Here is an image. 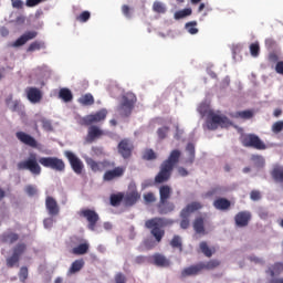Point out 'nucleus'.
Returning a JSON list of instances; mask_svg holds the SVG:
<instances>
[{
    "mask_svg": "<svg viewBox=\"0 0 283 283\" xmlns=\"http://www.w3.org/2000/svg\"><path fill=\"white\" fill-rule=\"evenodd\" d=\"M197 25H198V22L191 21L186 23L185 28L187 32H189V34H198V28H196Z\"/></svg>",
    "mask_w": 283,
    "mask_h": 283,
    "instance_id": "a18cd8bd",
    "label": "nucleus"
},
{
    "mask_svg": "<svg viewBox=\"0 0 283 283\" xmlns=\"http://www.w3.org/2000/svg\"><path fill=\"white\" fill-rule=\"evenodd\" d=\"M155 266H169V261L167 258L160 253H156L151 256Z\"/></svg>",
    "mask_w": 283,
    "mask_h": 283,
    "instance_id": "c756f323",
    "label": "nucleus"
},
{
    "mask_svg": "<svg viewBox=\"0 0 283 283\" xmlns=\"http://www.w3.org/2000/svg\"><path fill=\"white\" fill-rule=\"evenodd\" d=\"M272 132L273 134H280V132H283V120L275 122L272 125Z\"/></svg>",
    "mask_w": 283,
    "mask_h": 283,
    "instance_id": "5fc2aeb1",
    "label": "nucleus"
},
{
    "mask_svg": "<svg viewBox=\"0 0 283 283\" xmlns=\"http://www.w3.org/2000/svg\"><path fill=\"white\" fill-rule=\"evenodd\" d=\"M199 264L201 265V271H213V269H218L220 261L213 259L208 262H200Z\"/></svg>",
    "mask_w": 283,
    "mask_h": 283,
    "instance_id": "2f4dec72",
    "label": "nucleus"
},
{
    "mask_svg": "<svg viewBox=\"0 0 283 283\" xmlns=\"http://www.w3.org/2000/svg\"><path fill=\"white\" fill-rule=\"evenodd\" d=\"M64 156L65 158H67L74 174H77V176H81V174H83V169L85 168L81 158H78L74 153L70 150H66L64 153Z\"/></svg>",
    "mask_w": 283,
    "mask_h": 283,
    "instance_id": "9d476101",
    "label": "nucleus"
},
{
    "mask_svg": "<svg viewBox=\"0 0 283 283\" xmlns=\"http://www.w3.org/2000/svg\"><path fill=\"white\" fill-rule=\"evenodd\" d=\"M144 200L147 205H151V202H156V195L154 192H147L144 195Z\"/></svg>",
    "mask_w": 283,
    "mask_h": 283,
    "instance_id": "13d9d810",
    "label": "nucleus"
},
{
    "mask_svg": "<svg viewBox=\"0 0 283 283\" xmlns=\"http://www.w3.org/2000/svg\"><path fill=\"white\" fill-rule=\"evenodd\" d=\"M25 94L28 101H30V103L33 105H36V103H41V101H43V93L38 87H27Z\"/></svg>",
    "mask_w": 283,
    "mask_h": 283,
    "instance_id": "dca6fc26",
    "label": "nucleus"
},
{
    "mask_svg": "<svg viewBox=\"0 0 283 283\" xmlns=\"http://www.w3.org/2000/svg\"><path fill=\"white\" fill-rule=\"evenodd\" d=\"M91 17L92 14L90 13V11H83L80 15L76 17V21H78L80 23H87Z\"/></svg>",
    "mask_w": 283,
    "mask_h": 283,
    "instance_id": "8fccbe9b",
    "label": "nucleus"
},
{
    "mask_svg": "<svg viewBox=\"0 0 283 283\" xmlns=\"http://www.w3.org/2000/svg\"><path fill=\"white\" fill-rule=\"evenodd\" d=\"M180 218H181V221H180V227L181 229H189V224H190V221H189V218L190 216L187 214H182V212H180Z\"/></svg>",
    "mask_w": 283,
    "mask_h": 283,
    "instance_id": "864d4df0",
    "label": "nucleus"
},
{
    "mask_svg": "<svg viewBox=\"0 0 283 283\" xmlns=\"http://www.w3.org/2000/svg\"><path fill=\"white\" fill-rule=\"evenodd\" d=\"M21 256H18L17 254L12 253V255L7 259V266L9 269H13V266H17V264H19Z\"/></svg>",
    "mask_w": 283,
    "mask_h": 283,
    "instance_id": "a19ab883",
    "label": "nucleus"
},
{
    "mask_svg": "<svg viewBox=\"0 0 283 283\" xmlns=\"http://www.w3.org/2000/svg\"><path fill=\"white\" fill-rule=\"evenodd\" d=\"M1 242L4 244H14L19 240V234L14 232H4L0 235Z\"/></svg>",
    "mask_w": 283,
    "mask_h": 283,
    "instance_id": "a878e982",
    "label": "nucleus"
},
{
    "mask_svg": "<svg viewBox=\"0 0 283 283\" xmlns=\"http://www.w3.org/2000/svg\"><path fill=\"white\" fill-rule=\"evenodd\" d=\"M38 163H40L42 167L53 169L54 171H65V161L59 159V157H41Z\"/></svg>",
    "mask_w": 283,
    "mask_h": 283,
    "instance_id": "0eeeda50",
    "label": "nucleus"
},
{
    "mask_svg": "<svg viewBox=\"0 0 283 283\" xmlns=\"http://www.w3.org/2000/svg\"><path fill=\"white\" fill-rule=\"evenodd\" d=\"M86 165H88V167H91L92 171H94L95 174L97 171H103V169H109L112 167H116V163L114 161H107V160L96 161L92 158H88L86 160Z\"/></svg>",
    "mask_w": 283,
    "mask_h": 283,
    "instance_id": "f8f14e48",
    "label": "nucleus"
},
{
    "mask_svg": "<svg viewBox=\"0 0 283 283\" xmlns=\"http://www.w3.org/2000/svg\"><path fill=\"white\" fill-rule=\"evenodd\" d=\"M171 186L164 185L159 188V203L157 205L158 212L160 216H166L167 213H171L176 206L174 202H169V198H171Z\"/></svg>",
    "mask_w": 283,
    "mask_h": 283,
    "instance_id": "7ed1b4c3",
    "label": "nucleus"
},
{
    "mask_svg": "<svg viewBox=\"0 0 283 283\" xmlns=\"http://www.w3.org/2000/svg\"><path fill=\"white\" fill-rule=\"evenodd\" d=\"M206 218L202 216L196 217L192 227L198 235H207L209 232L205 229Z\"/></svg>",
    "mask_w": 283,
    "mask_h": 283,
    "instance_id": "aec40b11",
    "label": "nucleus"
},
{
    "mask_svg": "<svg viewBox=\"0 0 283 283\" xmlns=\"http://www.w3.org/2000/svg\"><path fill=\"white\" fill-rule=\"evenodd\" d=\"M136 105V97L134 95H127L123 97V102L118 107V112L122 116H129Z\"/></svg>",
    "mask_w": 283,
    "mask_h": 283,
    "instance_id": "9b49d317",
    "label": "nucleus"
},
{
    "mask_svg": "<svg viewBox=\"0 0 283 283\" xmlns=\"http://www.w3.org/2000/svg\"><path fill=\"white\" fill-rule=\"evenodd\" d=\"M270 174L274 182L283 184V166H274Z\"/></svg>",
    "mask_w": 283,
    "mask_h": 283,
    "instance_id": "cd10ccee",
    "label": "nucleus"
},
{
    "mask_svg": "<svg viewBox=\"0 0 283 283\" xmlns=\"http://www.w3.org/2000/svg\"><path fill=\"white\" fill-rule=\"evenodd\" d=\"M202 271L200 263L190 265L181 271V277H191L193 275H199Z\"/></svg>",
    "mask_w": 283,
    "mask_h": 283,
    "instance_id": "5701e85b",
    "label": "nucleus"
},
{
    "mask_svg": "<svg viewBox=\"0 0 283 283\" xmlns=\"http://www.w3.org/2000/svg\"><path fill=\"white\" fill-rule=\"evenodd\" d=\"M171 224H174L172 220L160 217L146 220L145 228L150 230V234L155 238V241L154 239H145L143 242L144 247L148 250L155 249L156 242L157 244H160L165 238V227Z\"/></svg>",
    "mask_w": 283,
    "mask_h": 283,
    "instance_id": "f257e3e1",
    "label": "nucleus"
},
{
    "mask_svg": "<svg viewBox=\"0 0 283 283\" xmlns=\"http://www.w3.org/2000/svg\"><path fill=\"white\" fill-rule=\"evenodd\" d=\"M45 207L49 216H59L61 213V208L59 207V202L53 197H46Z\"/></svg>",
    "mask_w": 283,
    "mask_h": 283,
    "instance_id": "6ab92c4d",
    "label": "nucleus"
},
{
    "mask_svg": "<svg viewBox=\"0 0 283 283\" xmlns=\"http://www.w3.org/2000/svg\"><path fill=\"white\" fill-rule=\"evenodd\" d=\"M250 54L254 59H256V56H260V43L259 42H254V43L250 44Z\"/></svg>",
    "mask_w": 283,
    "mask_h": 283,
    "instance_id": "de8ad7c7",
    "label": "nucleus"
},
{
    "mask_svg": "<svg viewBox=\"0 0 283 283\" xmlns=\"http://www.w3.org/2000/svg\"><path fill=\"white\" fill-rule=\"evenodd\" d=\"M250 199L253 200V202H258V200H262V192H260V190H252L250 192Z\"/></svg>",
    "mask_w": 283,
    "mask_h": 283,
    "instance_id": "6e6d98bb",
    "label": "nucleus"
},
{
    "mask_svg": "<svg viewBox=\"0 0 283 283\" xmlns=\"http://www.w3.org/2000/svg\"><path fill=\"white\" fill-rule=\"evenodd\" d=\"M6 104L8 105L9 109L11 112H21V102L15 99H12V95H9L6 99Z\"/></svg>",
    "mask_w": 283,
    "mask_h": 283,
    "instance_id": "7c9ffc66",
    "label": "nucleus"
},
{
    "mask_svg": "<svg viewBox=\"0 0 283 283\" xmlns=\"http://www.w3.org/2000/svg\"><path fill=\"white\" fill-rule=\"evenodd\" d=\"M199 249L203 253V255H206V258H211V255H213V251H211V248H209L207 241H202L199 244Z\"/></svg>",
    "mask_w": 283,
    "mask_h": 283,
    "instance_id": "ea45409f",
    "label": "nucleus"
},
{
    "mask_svg": "<svg viewBox=\"0 0 283 283\" xmlns=\"http://www.w3.org/2000/svg\"><path fill=\"white\" fill-rule=\"evenodd\" d=\"M115 282L116 283H125V275H123L122 273L116 274Z\"/></svg>",
    "mask_w": 283,
    "mask_h": 283,
    "instance_id": "774afa93",
    "label": "nucleus"
},
{
    "mask_svg": "<svg viewBox=\"0 0 283 283\" xmlns=\"http://www.w3.org/2000/svg\"><path fill=\"white\" fill-rule=\"evenodd\" d=\"M15 137L20 143H22V145H27V147H32V149H36V147H39V142L25 132H17Z\"/></svg>",
    "mask_w": 283,
    "mask_h": 283,
    "instance_id": "2eb2a0df",
    "label": "nucleus"
},
{
    "mask_svg": "<svg viewBox=\"0 0 283 283\" xmlns=\"http://www.w3.org/2000/svg\"><path fill=\"white\" fill-rule=\"evenodd\" d=\"M268 60L270 61V63H280V56H277V53L275 52H271L268 56Z\"/></svg>",
    "mask_w": 283,
    "mask_h": 283,
    "instance_id": "e2e57ef3",
    "label": "nucleus"
},
{
    "mask_svg": "<svg viewBox=\"0 0 283 283\" xmlns=\"http://www.w3.org/2000/svg\"><path fill=\"white\" fill-rule=\"evenodd\" d=\"M283 271V263H275L274 265L270 266L268 273H270L271 277H275V275H280Z\"/></svg>",
    "mask_w": 283,
    "mask_h": 283,
    "instance_id": "e433bc0d",
    "label": "nucleus"
},
{
    "mask_svg": "<svg viewBox=\"0 0 283 283\" xmlns=\"http://www.w3.org/2000/svg\"><path fill=\"white\" fill-rule=\"evenodd\" d=\"M206 125L208 129L214 132V129H218L219 127H229V125H231V122L229 120V117L224 115H218L213 112H209Z\"/></svg>",
    "mask_w": 283,
    "mask_h": 283,
    "instance_id": "39448f33",
    "label": "nucleus"
},
{
    "mask_svg": "<svg viewBox=\"0 0 283 283\" xmlns=\"http://www.w3.org/2000/svg\"><path fill=\"white\" fill-rule=\"evenodd\" d=\"M186 151H188L189 154V159L188 163H190V165H193V160H196V146H193V144L189 143L186 147Z\"/></svg>",
    "mask_w": 283,
    "mask_h": 283,
    "instance_id": "58836bf2",
    "label": "nucleus"
},
{
    "mask_svg": "<svg viewBox=\"0 0 283 283\" xmlns=\"http://www.w3.org/2000/svg\"><path fill=\"white\" fill-rule=\"evenodd\" d=\"M85 266V261L83 259L75 260L71 268L69 269V275H74V273H78Z\"/></svg>",
    "mask_w": 283,
    "mask_h": 283,
    "instance_id": "c85d7f7f",
    "label": "nucleus"
},
{
    "mask_svg": "<svg viewBox=\"0 0 283 283\" xmlns=\"http://www.w3.org/2000/svg\"><path fill=\"white\" fill-rule=\"evenodd\" d=\"M138 200H140V193H138V190L136 189L130 190L124 195V203L126 207H134Z\"/></svg>",
    "mask_w": 283,
    "mask_h": 283,
    "instance_id": "4be33fe9",
    "label": "nucleus"
},
{
    "mask_svg": "<svg viewBox=\"0 0 283 283\" xmlns=\"http://www.w3.org/2000/svg\"><path fill=\"white\" fill-rule=\"evenodd\" d=\"M234 117L235 118H243V120H249L250 118H253V112H251V111L237 112Z\"/></svg>",
    "mask_w": 283,
    "mask_h": 283,
    "instance_id": "c03bdc74",
    "label": "nucleus"
},
{
    "mask_svg": "<svg viewBox=\"0 0 283 283\" xmlns=\"http://www.w3.org/2000/svg\"><path fill=\"white\" fill-rule=\"evenodd\" d=\"M124 198H125V193H123V192L111 195L112 207H119V205L123 202V200H125Z\"/></svg>",
    "mask_w": 283,
    "mask_h": 283,
    "instance_id": "c9c22d12",
    "label": "nucleus"
},
{
    "mask_svg": "<svg viewBox=\"0 0 283 283\" xmlns=\"http://www.w3.org/2000/svg\"><path fill=\"white\" fill-rule=\"evenodd\" d=\"M59 98L63 99L64 103H70L74 98V95L70 88H61L59 92Z\"/></svg>",
    "mask_w": 283,
    "mask_h": 283,
    "instance_id": "72a5a7b5",
    "label": "nucleus"
},
{
    "mask_svg": "<svg viewBox=\"0 0 283 283\" xmlns=\"http://www.w3.org/2000/svg\"><path fill=\"white\" fill-rule=\"evenodd\" d=\"M153 10L157 12V14H165V12H167V8H165V4L160 1L154 2Z\"/></svg>",
    "mask_w": 283,
    "mask_h": 283,
    "instance_id": "79ce46f5",
    "label": "nucleus"
},
{
    "mask_svg": "<svg viewBox=\"0 0 283 283\" xmlns=\"http://www.w3.org/2000/svg\"><path fill=\"white\" fill-rule=\"evenodd\" d=\"M103 136H105V132L103 129H101L98 126L92 125L88 128L85 142L88 144H92V143H94V140H96L97 138H101Z\"/></svg>",
    "mask_w": 283,
    "mask_h": 283,
    "instance_id": "a211bd4d",
    "label": "nucleus"
},
{
    "mask_svg": "<svg viewBox=\"0 0 283 283\" xmlns=\"http://www.w3.org/2000/svg\"><path fill=\"white\" fill-rule=\"evenodd\" d=\"M107 118V109L102 108L101 111L96 112L95 114L86 115L83 120L84 125L90 126L94 125V123H101Z\"/></svg>",
    "mask_w": 283,
    "mask_h": 283,
    "instance_id": "ddd939ff",
    "label": "nucleus"
},
{
    "mask_svg": "<svg viewBox=\"0 0 283 283\" xmlns=\"http://www.w3.org/2000/svg\"><path fill=\"white\" fill-rule=\"evenodd\" d=\"M25 251H28V245L25 243H18L13 247V254L19 258H21Z\"/></svg>",
    "mask_w": 283,
    "mask_h": 283,
    "instance_id": "4c0bfd02",
    "label": "nucleus"
},
{
    "mask_svg": "<svg viewBox=\"0 0 283 283\" xmlns=\"http://www.w3.org/2000/svg\"><path fill=\"white\" fill-rule=\"evenodd\" d=\"M251 160L254 163L255 167H264V157L260 155H252Z\"/></svg>",
    "mask_w": 283,
    "mask_h": 283,
    "instance_id": "603ef678",
    "label": "nucleus"
},
{
    "mask_svg": "<svg viewBox=\"0 0 283 283\" xmlns=\"http://www.w3.org/2000/svg\"><path fill=\"white\" fill-rule=\"evenodd\" d=\"M265 48L268 50H273V48H275V40L271 39V38H268L265 40Z\"/></svg>",
    "mask_w": 283,
    "mask_h": 283,
    "instance_id": "0e129e2a",
    "label": "nucleus"
},
{
    "mask_svg": "<svg viewBox=\"0 0 283 283\" xmlns=\"http://www.w3.org/2000/svg\"><path fill=\"white\" fill-rule=\"evenodd\" d=\"M213 207L219 211H227L231 209V201L227 198H218L213 201Z\"/></svg>",
    "mask_w": 283,
    "mask_h": 283,
    "instance_id": "393cba45",
    "label": "nucleus"
},
{
    "mask_svg": "<svg viewBox=\"0 0 283 283\" xmlns=\"http://www.w3.org/2000/svg\"><path fill=\"white\" fill-rule=\"evenodd\" d=\"M156 158H158V156L156 155L154 149H146L144 151V155H143L144 160H156Z\"/></svg>",
    "mask_w": 283,
    "mask_h": 283,
    "instance_id": "09e8293b",
    "label": "nucleus"
},
{
    "mask_svg": "<svg viewBox=\"0 0 283 283\" xmlns=\"http://www.w3.org/2000/svg\"><path fill=\"white\" fill-rule=\"evenodd\" d=\"M180 156H182V153H180V150H171L168 158L164 160L159 166V171L155 176L156 185H163L164 182H169V180H171V174H174L176 165L180 163Z\"/></svg>",
    "mask_w": 283,
    "mask_h": 283,
    "instance_id": "f03ea898",
    "label": "nucleus"
},
{
    "mask_svg": "<svg viewBox=\"0 0 283 283\" xmlns=\"http://www.w3.org/2000/svg\"><path fill=\"white\" fill-rule=\"evenodd\" d=\"M167 134H169V127L168 126H164L157 129V136L159 138V140H165V138H167Z\"/></svg>",
    "mask_w": 283,
    "mask_h": 283,
    "instance_id": "3c124183",
    "label": "nucleus"
},
{
    "mask_svg": "<svg viewBox=\"0 0 283 283\" xmlns=\"http://www.w3.org/2000/svg\"><path fill=\"white\" fill-rule=\"evenodd\" d=\"M39 36L36 31H25L20 38L13 42V48H21L28 43V41H34Z\"/></svg>",
    "mask_w": 283,
    "mask_h": 283,
    "instance_id": "f3484780",
    "label": "nucleus"
},
{
    "mask_svg": "<svg viewBox=\"0 0 283 283\" xmlns=\"http://www.w3.org/2000/svg\"><path fill=\"white\" fill-rule=\"evenodd\" d=\"M276 74H281L283 76V61H279L275 65Z\"/></svg>",
    "mask_w": 283,
    "mask_h": 283,
    "instance_id": "69168bd1",
    "label": "nucleus"
},
{
    "mask_svg": "<svg viewBox=\"0 0 283 283\" xmlns=\"http://www.w3.org/2000/svg\"><path fill=\"white\" fill-rule=\"evenodd\" d=\"M126 169L127 168L125 166H117L112 170H107L103 175L104 182H112V180H116V178H123V176H125Z\"/></svg>",
    "mask_w": 283,
    "mask_h": 283,
    "instance_id": "4468645a",
    "label": "nucleus"
},
{
    "mask_svg": "<svg viewBox=\"0 0 283 283\" xmlns=\"http://www.w3.org/2000/svg\"><path fill=\"white\" fill-rule=\"evenodd\" d=\"M19 171H30L32 176H41V165H39V159H36V154L31 153L29 158L18 163Z\"/></svg>",
    "mask_w": 283,
    "mask_h": 283,
    "instance_id": "20e7f679",
    "label": "nucleus"
},
{
    "mask_svg": "<svg viewBox=\"0 0 283 283\" xmlns=\"http://www.w3.org/2000/svg\"><path fill=\"white\" fill-rule=\"evenodd\" d=\"M13 8L17 10H21L23 8V1L21 0H11Z\"/></svg>",
    "mask_w": 283,
    "mask_h": 283,
    "instance_id": "338daca9",
    "label": "nucleus"
},
{
    "mask_svg": "<svg viewBox=\"0 0 283 283\" xmlns=\"http://www.w3.org/2000/svg\"><path fill=\"white\" fill-rule=\"evenodd\" d=\"M170 247H172V249H179V251H182V239H180V235H174L170 241Z\"/></svg>",
    "mask_w": 283,
    "mask_h": 283,
    "instance_id": "37998d69",
    "label": "nucleus"
},
{
    "mask_svg": "<svg viewBox=\"0 0 283 283\" xmlns=\"http://www.w3.org/2000/svg\"><path fill=\"white\" fill-rule=\"evenodd\" d=\"M77 102L80 103V105H83V107H90L92 105H94L95 99H94V95H92L91 93H86L84 95H82Z\"/></svg>",
    "mask_w": 283,
    "mask_h": 283,
    "instance_id": "bb28decb",
    "label": "nucleus"
},
{
    "mask_svg": "<svg viewBox=\"0 0 283 283\" xmlns=\"http://www.w3.org/2000/svg\"><path fill=\"white\" fill-rule=\"evenodd\" d=\"M122 13L124 14V17H126V19H132V8H129V6H122Z\"/></svg>",
    "mask_w": 283,
    "mask_h": 283,
    "instance_id": "052dcab7",
    "label": "nucleus"
},
{
    "mask_svg": "<svg viewBox=\"0 0 283 283\" xmlns=\"http://www.w3.org/2000/svg\"><path fill=\"white\" fill-rule=\"evenodd\" d=\"M19 279L21 282H25V280H28V266H22L20 269Z\"/></svg>",
    "mask_w": 283,
    "mask_h": 283,
    "instance_id": "bf43d9fd",
    "label": "nucleus"
},
{
    "mask_svg": "<svg viewBox=\"0 0 283 283\" xmlns=\"http://www.w3.org/2000/svg\"><path fill=\"white\" fill-rule=\"evenodd\" d=\"M42 127L45 132H52V122L48 119H42Z\"/></svg>",
    "mask_w": 283,
    "mask_h": 283,
    "instance_id": "680f3d73",
    "label": "nucleus"
},
{
    "mask_svg": "<svg viewBox=\"0 0 283 283\" xmlns=\"http://www.w3.org/2000/svg\"><path fill=\"white\" fill-rule=\"evenodd\" d=\"M90 251V243L85 242L72 249L73 255H85Z\"/></svg>",
    "mask_w": 283,
    "mask_h": 283,
    "instance_id": "473e14b6",
    "label": "nucleus"
},
{
    "mask_svg": "<svg viewBox=\"0 0 283 283\" xmlns=\"http://www.w3.org/2000/svg\"><path fill=\"white\" fill-rule=\"evenodd\" d=\"M39 50H45V42L35 40L29 44L27 52H36Z\"/></svg>",
    "mask_w": 283,
    "mask_h": 283,
    "instance_id": "f704fd0d",
    "label": "nucleus"
},
{
    "mask_svg": "<svg viewBox=\"0 0 283 283\" xmlns=\"http://www.w3.org/2000/svg\"><path fill=\"white\" fill-rule=\"evenodd\" d=\"M202 202L199 201H192L191 203H188L182 210L184 216H190L191 213H195V211H200L202 209Z\"/></svg>",
    "mask_w": 283,
    "mask_h": 283,
    "instance_id": "b1692460",
    "label": "nucleus"
},
{
    "mask_svg": "<svg viewBox=\"0 0 283 283\" xmlns=\"http://www.w3.org/2000/svg\"><path fill=\"white\" fill-rule=\"evenodd\" d=\"M80 218H85L88 222V229L90 231H94L96 229V223L101 219L98 217V213L92 209H82L78 211Z\"/></svg>",
    "mask_w": 283,
    "mask_h": 283,
    "instance_id": "1a4fd4ad",
    "label": "nucleus"
},
{
    "mask_svg": "<svg viewBox=\"0 0 283 283\" xmlns=\"http://www.w3.org/2000/svg\"><path fill=\"white\" fill-rule=\"evenodd\" d=\"M234 221L237 227H249V222H251V212L241 211L235 214Z\"/></svg>",
    "mask_w": 283,
    "mask_h": 283,
    "instance_id": "412c9836",
    "label": "nucleus"
},
{
    "mask_svg": "<svg viewBox=\"0 0 283 283\" xmlns=\"http://www.w3.org/2000/svg\"><path fill=\"white\" fill-rule=\"evenodd\" d=\"M24 191H25V193H28L31 198H32L33 196H36V193H38L36 186H32V185H28V186L24 188Z\"/></svg>",
    "mask_w": 283,
    "mask_h": 283,
    "instance_id": "4d7b16f0",
    "label": "nucleus"
},
{
    "mask_svg": "<svg viewBox=\"0 0 283 283\" xmlns=\"http://www.w3.org/2000/svg\"><path fill=\"white\" fill-rule=\"evenodd\" d=\"M117 151L125 160L132 158V154H134V143L132 139H122L117 145Z\"/></svg>",
    "mask_w": 283,
    "mask_h": 283,
    "instance_id": "6e6552de",
    "label": "nucleus"
},
{
    "mask_svg": "<svg viewBox=\"0 0 283 283\" xmlns=\"http://www.w3.org/2000/svg\"><path fill=\"white\" fill-rule=\"evenodd\" d=\"M241 144L243 147H251L252 149H258L259 151H264L266 149V144L260 139V136L255 134H247L241 137Z\"/></svg>",
    "mask_w": 283,
    "mask_h": 283,
    "instance_id": "423d86ee",
    "label": "nucleus"
},
{
    "mask_svg": "<svg viewBox=\"0 0 283 283\" xmlns=\"http://www.w3.org/2000/svg\"><path fill=\"white\" fill-rule=\"evenodd\" d=\"M186 17H191V9H182L175 13V19L177 20L185 19Z\"/></svg>",
    "mask_w": 283,
    "mask_h": 283,
    "instance_id": "49530a36",
    "label": "nucleus"
}]
</instances>
